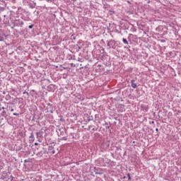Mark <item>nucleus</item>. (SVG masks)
Instances as JSON below:
<instances>
[{"instance_id":"f257e3e1","label":"nucleus","mask_w":181,"mask_h":181,"mask_svg":"<svg viewBox=\"0 0 181 181\" xmlns=\"http://www.w3.org/2000/svg\"><path fill=\"white\" fill-rule=\"evenodd\" d=\"M23 21L22 19H16L13 22V26H11V29H13L16 26L17 28H23Z\"/></svg>"},{"instance_id":"f03ea898","label":"nucleus","mask_w":181,"mask_h":181,"mask_svg":"<svg viewBox=\"0 0 181 181\" xmlns=\"http://www.w3.org/2000/svg\"><path fill=\"white\" fill-rule=\"evenodd\" d=\"M4 19L3 22H4V25H7V26H11V23H9V19H11V18H8V16H6V15H4Z\"/></svg>"},{"instance_id":"7ed1b4c3","label":"nucleus","mask_w":181,"mask_h":181,"mask_svg":"<svg viewBox=\"0 0 181 181\" xmlns=\"http://www.w3.org/2000/svg\"><path fill=\"white\" fill-rule=\"evenodd\" d=\"M35 135L38 142H42V141H40V138L43 136V132H37Z\"/></svg>"},{"instance_id":"20e7f679","label":"nucleus","mask_w":181,"mask_h":181,"mask_svg":"<svg viewBox=\"0 0 181 181\" xmlns=\"http://www.w3.org/2000/svg\"><path fill=\"white\" fill-rule=\"evenodd\" d=\"M1 117H3L4 118H6V117H8V113L6 112V110H4L0 108V118Z\"/></svg>"},{"instance_id":"39448f33","label":"nucleus","mask_w":181,"mask_h":181,"mask_svg":"<svg viewBox=\"0 0 181 181\" xmlns=\"http://www.w3.org/2000/svg\"><path fill=\"white\" fill-rule=\"evenodd\" d=\"M110 47L112 49H116L117 47V42L114 40H110Z\"/></svg>"},{"instance_id":"423d86ee","label":"nucleus","mask_w":181,"mask_h":181,"mask_svg":"<svg viewBox=\"0 0 181 181\" xmlns=\"http://www.w3.org/2000/svg\"><path fill=\"white\" fill-rule=\"evenodd\" d=\"M5 33H4V32L0 31V42H4V40H5Z\"/></svg>"},{"instance_id":"0eeeda50","label":"nucleus","mask_w":181,"mask_h":181,"mask_svg":"<svg viewBox=\"0 0 181 181\" xmlns=\"http://www.w3.org/2000/svg\"><path fill=\"white\" fill-rule=\"evenodd\" d=\"M48 151H51L52 155H54V153H56V151H54V147H53V146H49Z\"/></svg>"},{"instance_id":"6e6552de","label":"nucleus","mask_w":181,"mask_h":181,"mask_svg":"<svg viewBox=\"0 0 181 181\" xmlns=\"http://www.w3.org/2000/svg\"><path fill=\"white\" fill-rule=\"evenodd\" d=\"M94 169L95 175H103V170H98L97 168H95Z\"/></svg>"},{"instance_id":"1a4fd4ad","label":"nucleus","mask_w":181,"mask_h":181,"mask_svg":"<svg viewBox=\"0 0 181 181\" xmlns=\"http://www.w3.org/2000/svg\"><path fill=\"white\" fill-rule=\"evenodd\" d=\"M131 84H132V88H136V87H138L136 83H135V80L134 79L131 81Z\"/></svg>"},{"instance_id":"9d476101","label":"nucleus","mask_w":181,"mask_h":181,"mask_svg":"<svg viewBox=\"0 0 181 181\" xmlns=\"http://www.w3.org/2000/svg\"><path fill=\"white\" fill-rule=\"evenodd\" d=\"M163 29V26L159 25L156 28V32H162Z\"/></svg>"},{"instance_id":"9b49d317","label":"nucleus","mask_w":181,"mask_h":181,"mask_svg":"<svg viewBox=\"0 0 181 181\" xmlns=\"http://www.w3.org/2000/svg\"><path fill=\"white\" fill-rule=\"evenodd\" d=\"M49 91H53L54 90V85L51 84L47 87Z\"/></svg>"},{"instance_id":"f8f14e48","label":"nucleus","mask_w":181,"mask_h":181,"mask_svg":"<svg viewBox=\"0 0 181 181\" xmlns=\"http://www.w3.org/2000/svg\"><path fill=\"white\" fill-rule=\"evenodd\" d=\"M30 141L33 142L35 141V135L33 134V132H31L30 136Z\"/></svg>"},{"instance_id":"ddd939ff","label":"nucleus","mask_w":181,"mask_h":181,"mask_svg":"<svg viewBox=\"0 0 181 181\" xmlns=\"http://www.w3.org/2000/svg\"><path fill=\"white\" fill-rule=\"evenodd\" d=\"M74 49H76V52H80L81 47L78 46V45H74Z\"/></svg>"},{"instance_id":"4468645a","label":"nucleus","mask_w":181,"mask_h":181,"mask_svg":"<svg viewBox=\"0 0 181 181\" xmlns=\"http://www.w3.org/2000/svg\"><path fill=\"white\" fill-rule=\"evenodd\" d=\"M9 110H10V111H11V112H13V111H14L13 107H12L10 106V105H7V111H9Z\"/></svg>"},{"instance_id":"2eb2a0df","label":"nucleus","mask_w":181,"mask_h":181,"mask_svg":"<svg viewBox=\"0 0 181 181\" xmlns=\"http://www.w3.org/2000/svg\"><path fill=\"white\" fill-rule=\"evenodd\" d=\"M23 95H24L25 98H29V93L24 91Z\"/></svg>"},{"instance_id":"dca6fc26","label":"nucleus","mask_w":181,"mask_h":181,"mask_svg":"<svg viewBox=\"0 0 181 181\" xmlns=\"http://www.w3.org/2000/svg\"><path fill=\"white\" fill-rule=\"evenodd\" d=\"M1 110H3V111H8V105L6 107H1L0 106Z\"/></svg>"},{"instance_id":"f3484780","label":"nucleus","mask_w":181,"mask_h":181,"mask_svg":"<svg viewBox=\"0 0 181 181\" xmlns=\"http://www.w3.org/2000/svg\"><path fill=\"white\" fill-rule=\"evenodd\" d=\"M109 13H110V15H114L115 13V11H114V9L111 8L109 11Z\"/></svg>"},{"instance_id":"a211bd4d","label":"nucleus","mask_w":181,"mask_h":181,"mask_svg":"<svg viewBox=\"0 0 181 181\" xmlns=\"http://www.w3.org/2000/svg\"><path fill=\"white\" fill-rule=\"evenodd\" d=\"M122 42H123V43L124 44V45H128L129 43H128V40H127V39H125V38H123L122 39Z\"/></svg>"},{"instance_id":"6ab92c4d","label":"nucleus","mask_w":181,"mask_h":181,"mask_svg":"<svg viewBox=\"0 0 181 181\" xmlns=\"http://www.w3.org/2000/svg\"><path fill=\"white\" fill-rule=\"evenodd\" d=\"M5 100L6 101H9L11 100V95H6V98H5Z\"/></svg>"},{"instance_id":"aec40b11","label":"nucleus","mask_w":181,"mask_h":181,"mask_svg":"<svg viewBox=\"0 0 181 181\" xmlns=\"http://www.w3.org/2000/svg\"><path fill=\"white\" fill-rule=\"evenodd\" d=\"M98 119H100L99 115H95V120L98 121Z\"/></svg>"},{"instance_id":"412c9836","label":"nucleus","mask_w":181,"mask_h":181,"mask_svg":"<svg viewBox=\"0 0 181 181\" xmlns=\"http://www.w3.org/2000/svg\"><path fill=\"white\" fill-rule=\"evenodd\" d=\"M64 135V132H60L59 134H58L59 136H63Z\"/></svg>"},{"instance_id":"4be33fe9","label":"nucleus","mask_w":181,"mask_h":181,"mask_svg":"<svg viewBox=\"0 0 181 181\" xmlns=\"http://www.w3.org/2000/svg\"><path fill=\"white\" fill-rule=\"evenodd\" d=\"M127 13H129V15H134V11L129 10L127 11Z\"/></svg>"},{"instance_id":"5701e85b","label":"nucleus","mask_w":181,"mask_h":181,"mask_svg":"<svg viewBox=\"0 0 181 181\" xmlns=\"http://www.w3.org/2000/svg\"><path fill=\"white\" fill-rule=\"evenodd\" d=\"M61 141H67V137L64 136L61 139Z\"/></svg>"},{"instance_id":"b1692460","label":"nucleus","mask_w":181,"mask_h":181,"mask_svg":"<svg viewBox=\"0 0 181 181\" xmlns=\"http://www.w3.org/2000/svg\"><path fill=\"white\" fill-rule=\"evenodd\" d=\"M160 112H161V111L158 112V117L162 119V118H163V117L160 116Z\"/></svg>"},{"instance_id":"393cba45","label":"nucleus","mask_w":181,"mask_h":181,"mask_svg":"<svg viewBox=\"0 0 181 181\" xmlns=\"http://www.w3.org/2000/svg\"><path fill=\"white\" fill-rule=\"evenodd\" d=\"M94 119V117L93 116H90L88 119V121H93Z\"/></svg>"},{"instance_id":"a878e982","label":"nucleus","mask_w":181,"mask_h":181,"mask_svg":"<svg viewBox=\"0 0 181 181\" xmlns=\"http://www.w3.org/2000/svg\"><path fill=\"white\" fill-rule=\"evenodd\" d=\"M6 104L7 105H13V103H11V102H8Z\"/></svg>"},{"instance_id":"bb28decb","label":"nucleus","mask_w":181,"mask_h":181,"mask_svg":"<svg viewBox=\"0 0 181 181\" xmlns=\"http://www.w3.org/2000/svg\"><path fill=\"white\" fill-rule=\"evenodd\" d=\"M107 46L108 47H110V41H107Z\"/></svg>"},{"instance_id":"cd10ccee","label":"nucleus","mask_w":181,"mask_h":181,"mask_svg":"<svg viewBox=\"0 0 181 181\" xmlns=\"http://www.w3.org/2000/svg\"><path fill=\"white\" fill-rule=\"evenodd\" d=\"M127 176H128V177H129V180H131V174L128 173V174H127Z\"/></svg>"},{"instance_id":"c85d7f7f","label":"nucleus","mask_w":181,"mask_h":181,"mask_svg":"<svg viewBox=\"0 0 181 181\" xmlns=\"http://www.w3.org/2000/svg\"><path fill=\"white\" fill-rule=\"evenodd\" d=\"M29 29H33V25H30L28 26Z\"/></svg>"},{"instance_id":"c756f323","label":"nucleus","mask_w":181,"mask_h":181,"mask_svg":"<svg viewBox=\"0 0 181 181\" xmlns=\"http://www.w3.org/2000/svg\"><path fill=\"white\" fill-rule=\"evenodd\" d=\"M28 162H30V160L29 159H28V160H24V163H28Z\"/></svg>"},{"instance_id":"7c9ffc66","label":"nucleus","mask_w":181,"mask_h":181,"mask_svg":"<svg viewBox=\"0 0 181 181\" xmlns=\"http://www.w3.org/2000/svg\"><path fill=\"white\" fill-rule=\"evenodd\" d=\"M160 42H161V43H165V42H166V40H160Z\"/></svg>"},{"instance_id":"2f4dec72","label":"nucleus","mask_w":181,"mask_h":181,"mask_svg":"<svg viewBox=\"0 0 181 181\" xmlns=\"http://www.w3.org/2000/svg\"><path fill=\"white\" fill-rule=\"evenodd\" d=\"M131 36H132V34L129 35L128 39H129L131 37Z\"/></svg>"},{"instance_id":"473e14b6","label":"nucleus","mask_w":181,"mask_h":181,"mask_svg":"<svg viewBox=\"0 0 181 181\" xmlns=\"http://www.w3.org/2000/svg\"><path fill=\"white\" fill-rule=\"evenodd\" d=\"M13 115H16V116L19 115L18 113H13Z\"/></svg>"},{"instance_id":"72a5a7b5","label":"nucleus","mask_w":181,"mask_h":181,"mask_svg":"<svg viewBox=\"0 0 181 181\" xmlns=\"http://www.w3.org/2000/svg\"><path fill=\"white\" fill-rule=\"evenodd\" d=\"M49 112H51V114H53V110H50Z\"/></svg>"},{"instance_id":"f704fd0d","label":"nucleus","mask_w":181,"mask_h":181,"mask_svg":"<svg viewBox=\"0 0 181 181\" xmlns=\"http://www.w3.org/2000/svg\"><path fill=\"white\" fill-rule=\"evenodd\" d=\"M92 131H95V128L93 127Z\"/></svg>"},{"instance_id":"c9c22d12","label":"nucleus","mask_w":181,"mask_h":181,"mask_svg":"<svg viewBox=\"0 0 181 181\" xmlns=\"http://www.w3.org/2000/svg\"><path fill=\"white\" fill-rule=\"evenodd\" d=\"M47 105H49V107H52V104L48 103Z\"/></svg>"},{"instance_id":"e433bc0d","label":"nucleus","mask_w":181,"mask_h":181,"mask_svg":"<svg viewBox=\"0 0 181 181\" xmlns=\"http://www.w3.org/2000/svg\"><path fill=\"white\" fill-rule=\"evenodd\" d=\"M60 121L63 122V121H64V119H60Z\"/></svg>"},{"instance_id":"4c0bfd02","label":"nucleus","mask_w":181,"mask_h":181,"mask_svg":"<svg viewBox=\"0 0 181 181\" xmlns=\"http://www.w3.org/2000/svg\"><path fill=\"white\" fill-rule=\"evenodd\" d=\"M156 132H158V131H159V129L156 128Z\"/></svg>"},{"instance_id":"58836bf2","label":"nucleus","mask_w":181,"mask_h":181,"mask_svg":"<svg viewBox=\"0 0 181 181\" xmlns=\"http://www.w3.org/2000/svg\"><path fill=\"white\" fill-rule=\"evenodd\" d=\"M34 145L37 146V145H39V144L35 143Z\"/></svg>"},{"instance_id":"ea45409f","label":"nucleus","mask_w":181,"mask_h":181,"mask_svg":"<svg viewBox=\"0 0 181 181\" xmlns=\"http://www.w3.org/2000/svg\"><path fill=\"white\" fill-rule=\"evenodd\" d=\"M121 108L124 107L123 105H120Z\"/></svg>"},{"instance_id":"a19ab883","label":"nucleus","mask_w":181,"mask_h":181,"mask_svg":"<svg viewBox=\"0 0 181 181\" xmlns=\"http://www.w3.org/2000/svg\"><path fill=\"white\" fill-rule=\"evenodd\" d=\"M93 128V126H89V129H91Z\"/></svg>"},{"instance_id":"79ce46f5","label":"nucleus","mask_w":181,"mask_h":181,"mask_svg":"<svg viewBox=\"0 0 181 181\" xmlns=\"http://www.w3.org/2000/svg\"><path fill=\"white\" fill-rule=\"evenodd\" d=\"M106 128H107V129H110V126L106 127Z\"/></svg>"},{"instance_id":"37998d69","label":"nucleus","mask_w":181,"mask_h":181,"mask_svg":"<svg viewBox=\"0 0 181 181\" xmlns=\"http://www.w3.org/2000/svg\"><path fill=\"white\" fill-rule=\"evenodd\" d=\"M105 125H108V122H105Z\"/></svg>"},{"instance_id":"c03bdc74","label":"nucleus","mask_w":181,"mask_h":181,"mask_svg":"<svg viewBox=\"0 0 181 181\" xmlns=\"http://www.w3.org/2000/svg\"><path fill=\"white\" fill-rule=\"evenodd\" d=\"M35 120V116L33 117V121Z\"/></svg>"},{"instance_id":"a18cd8bd","label":"nucleus","mask_w":181,"mask_h":181,"mask_svg":"<svg viewBox=\"0 0 181 181\" xmlns=\"http://www.w3.org/2000/svg\"><path fill=\"white\" fill-rule=\"evenodd\" d=\"M39 118H40V117H39V115H37V119H39Z\"/></svg>"},{"instance_id":"49530a36","label":"nucleus","mask_w":181,"mask_h":181,"mask_svg":"<svg viewBox=\"0 0 181 181\" xmlns=\"http://www.w3.org/2000/svg\"><path fill=\"white\" fill-rule=\"evenodd\" d=\"M40 153H41L40 152V153H37V155H40Z\"/></svg>"},{"instance_id":"de8ad7c7","label":"nucleus","mask_w":181,"mask_h":181,"mask_svg":"<svg viewBox=\"0 0 181 181\" xmlns=\"http://www.w3.org/2000/svg\"><path fill=\"white\" fill-rule=\"evenodd\" d=\"M127 2H128V4H131V2H129V1Z\"/></svg>"},{"instance_id":"09e8293b","label":"nucleus","mask_w":181,"mask_h":181,"mask_svg":"<svg viewBox=\"0 0 181 181\" xmlns=\"http://www.w3.org/2000/svg\"><path fill=\"white\" fill-rule=\"evenodd\" d=\"M107 1H112V0H107Z\"/></svg>"}]
</instances>
